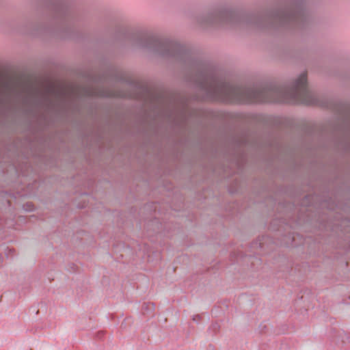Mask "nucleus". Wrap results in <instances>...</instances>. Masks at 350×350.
Instances as JSON below:
<instances>
[{
    "instance_id": "nucleus-1",
    "label": "nucleus",
    "mask_w": 350,
    "mask_h": 350,
    "mask_svg": "<svg viewBox=\"0 0 350 350\" xmlns=\"http://www.w3.org/2000/svg\"><path fill=\"white\" fill-rule=\"evenodd\" d=\"M217 98L222 101L238 103L284 102L315 105L317 101L307 86V74L302 73L288 91L283 90H256L235 87L219 83L213 88Z\"/></svg>"
},
{
    "instance_id": "nucleus-2",
    "label": "nucleus",
    "mask_w": 350,
    "mask_h": 350,
    "mask_svg": "<svg viewBox=\"0 0 350 350\" xmlns=\"http://www.w3.org/2000/svg\"><path fill=\"white\" fill-rule=\"evenodd\" d=\"M54 91V87L52 86V87H50V89L49 90V92H53Z\"/></svg>"
}]
</instances>
